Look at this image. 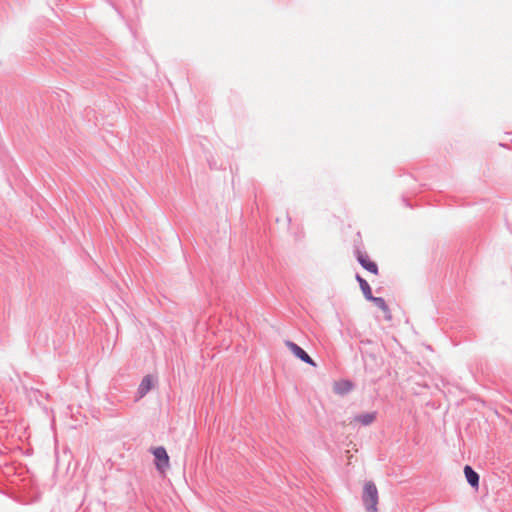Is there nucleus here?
<instances>
[{
	"label": "nucleus",
	"mask_w": 512,
	"mask_h": 512,
	"mask_svg": "<svg viewBox=\"0 0 512 512\" xmlns=\"http://www.w3.org/2000/svg\"><path fill=\"white\" fill-rule=\"evenodd\" d=\"M376 419V412H370V413H364L361 415H357L353 418V420L350 422L351 425H363L368 426L372 424Z\"/></svg>",
	"instance_id": "nucleus-4"
},
{
	"label": "nucleus",
	"mask_w": 512,
	"mask_h": 512,
	"mask_svg": "<svg viewBox=\"0 0 512 512\" xmlns=\"http://www.w3.org/2000/svg\"><path fill=\"white\" fill-rule=\"evenodd\" d=\"M151 453L155 459V466L157 471L165 475L167 470L170 468V458L166 449L162 446L151 448Z\"/></svg>",
	"instance_id": "nucleus-2"
},
{
	"label": "nucleus",
	"mask_w": 512,
	"mask_h": 512,
	"mask_svg": "<svg viewBox=\"0 0 512 512\" xmlns=\"http://www.w3.org/2000/svg\"><path fill=\"white\" fill-rule=\"evenodd\" d=\"M369 301H372L383 312H388V305L383 298L373 297V299H370Z\"/></svg>",
	"instance_id": "nucleus-10"
},
{
	"label": "nucleus",
	"mask_w": 512,
	"mask_h": 512,
	"mask_svg": "<svg viewBox=\"0 0 512 512\" xmlns=\"http://www.w3.org/2000/svg\"><path fill=\"white\" fill-rule=\"evenodd\" d=\"M362 498L363 503L369 512H378V490L374 483H365Z\"/></svg>",
	"instance_id": "nucleus-1"
},
{
	"label": "nucleus",
	"mask_w": 512,
	"mask_h": 512,
	"mask_svg": "<svg viewBox=\"0 0 512 512\" xmlns=\"http://www.w3.org/2000/svg\"><path fill=\"white\" fill-rule=\"evenodd\" d=\"M285 346L290 350V352L301 361L315 367L316 363L313 361V359L296 343L286 340Z\"/></svg>",
	"instance_id": "nucleus-3"
},
{
	"label": "nucleus",
	"mask_w": 512,
	"mask_h": 512,
	"mask_svg": "<svg viewBox=\"0 0 512 512\" xmlns=\"http://www.w3.org/2000/svg\"><path fill=\"white\" fill-rule=\"evenodd\" d=\"M357 259H358L359 263L362 265V267L365 268L367 271H369L375 275L378 274L377 264L374 261H372L367 255L358 253Z\"/></svg>",
	"instance_id": "nucleus-5"
},
{
	"label": "nucleus",
	"mask_w": 512,
	"mask_h": 512,
	"mask_svg": "<svg viewBox=\"0 0 512 512\" xmlns=\"http://www.w3.org/2000/svg\"><path fill=\"white\" fill-rule=\"evenodd\" d=\"M464 474L468 483L472 487L477 488L479 484V475L468 465L464 467Z\"/></svg>",
	"instance_id": "nucleus-8"
},
{
	"label": "nucleus",
	"mask_w": 512,
	"mask_h": 512,
	"mask_svg": "<svg viewBox=\"0 0 512 512\" xmlns=\"http://www.w3.org/2000/svg\"><path fill=\"white\" fill-rule=\"evenodd\" d=\"M353 384L348 380H339L333 384V390L336 394L345 395L352 391Z\"/></svg>",
	"instance_id": "nucleus-6"
},
{
	"label": "nucleus",
	"mask_w": 512,
	"mask_h": 512,
	"mask_svg": "<svg viewBox=\"0 0 512 512\" xmlns=\"http://www.w3.org/2000/svg\"><path fill=\"white\" fill-rule=\"evenodd\" d=\"M356 279L360 285V288H361V291L364 295V297L367 299V300H370V299H373V295H372V290H371V287L370 285L368 284V282L366 280H364L361 276L357 275L356 276Z\"/></svg>",
	"instance_id": "nucleus-9"
},
{
	"label": "nucleus",
	"mask_w": 512,
	"mask_h": 512,
	"mask_svg": "<svg viewBox=\"0 0 512 512\" xmlns=\"http://www.w3.org/2000/svg\"><path fill=\"white\" fill-rule=\"evenodd\" d=\"M383 313H384V315H385V319H386L387 321H391V320H392V314H391V311H390V309H389V308H388V312H383Z\"/></svg>",
	"instance_id": "nucleus-11"
},
{
	"label": "nucleus",
	"mask_w": 512,
	"mask_h": 512,
	"mask_svg": "<svg viewBox=\"0 0 512 512\" xmlns=\"http://www.w3.org/2000/svg\"><path fill=\"white\" fill-rule=\"evenodd\" d=\"M153 382H154V380H153V377L151 375H146L142 379V381H141V383H140V385L138 387L139 397L145 396L152 389Z\"/></svg>",
	"instance_id": "nucleus-7"
}]
</instances>
